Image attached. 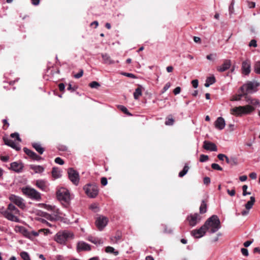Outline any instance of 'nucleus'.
Instances as JSON below:
<instances>
[{"label":"nucleus","instance_id":"e2e57ef3","mask_svg":"<svg viewBox=\"0 0 260 260\" xmlns=\"http://www.w3.org/2000/svg\"><path fill=\"white\" fill-rule=\"evenodd\" d=\"M198 80H197V79H195V80H193L191 81V84L192 85V86L194 88H196L198 87Z\"/></svg>","mask_w":260,"mask_h":260},{"label":"nucleus","instance_id":"79ce46f5","mask_svg":"<svg viewBox=\"0 0 260 260\" xmlns=\"http://www.w3.org/2000/svg\"><path fill=\"white\" fill-rule=\"evenodd\" d=\"M211 168L214 170H218V171H222V168L219 165L215 164V163H213L211 165Z\"/></svg>","mask_w":260,"mask_h":260},{"label":"nucleus","instance_id":"0e129e2a","mask_svg":"<svg viewBox=\"0 0 260 260\" xmlns=\"http://www.w3.org/2000/svg\"><path fill=\"white\" fill-rule=\"evenodd\" d=\"M227 192L230 196H231L232 197L234 196L236 193V192H235V190L234 189H232V190L227 189Z\"/></svg>","mask_w":260,"mask_h":260},{"label":"nucleus","instance_id":"c756f323","mask_svg":"<svg viewBox=\"0 0 260 260\" xmlns=\"http://www.w3.org/2000/svg\"><path fill=\"white\" fill-rule=\"evenodd\" d=\"M142 95L141 87H139L136 89L134 92V97L135 100H138L139 98Z\"/></svg>","mask_w":260,"mask_h":260},{"label":"nucleus","instance_id":"680f3d73","mask_svg":"<svg viewBox=\"0 0 260 260\" xmlns=\"http://www.w3.org/2000/svg\"><path fill=\"white\" fill-rule=\"evenodd\" d=\"M101 184L103 186H106L108 183L107 179L106 177H102L101 181Z\"/></svg>","mask_w":260,"mask_h":260},{"label":"nucleus","instance_id":"4be33fe9","mask_svg":"<svg viewBox=\"0 0 260 260\" xmlns=\"http://www.w3.org/2000/svg\"><path fill=\"white\" fill-rule=\"evenodd\" d=\"M36 186L41 190L43 191H46L47 189V186L46 184V181L43 180H38L36 182Z\"/></svg>","mask_w":260,"mask_h":260},{"label":"nucleus","instance_id":"09e8293b","mask_svg":"<svg viewBox=\"0 0 260 260\" xmlns=\"http://www.w3.org/2000/svg\"><path fill=\"white\" fill-rule=\"evenodd\" d=\"M83 70H80L78 73L74 75V77L76 79H79L83 76Z\"/></svg>","mask_w":260,"mask_h":260},{"label":"nucleus","instance_id":"39448f33","mask_svg":"<svg viewBox=\"0 0 260 260\" xmlns=\"http://www.w3.org/2000/svg\"><path fill=\"white\" fill-rule=\"evenodd\" d=\"M73 233L68 230H63L56 233L54 237V240L60 244H64L67 241L73 239Z\"/></svg>","mask_w":260,"mask_h":260},{"label":"nucleus","instance_id":"ddd939ff","mask_svg":"<svg viewBox=\"0 0 260 260\" xmlns=\"http://www.w3.org/2000/svg\"><path fill=\"white\" fill-rule=\"evenodd\" d=\"M207 231V228L204 224L200 229L192 231L191 234L196 238H200L205 234Z\"/></svg>","mask_w":260,"mask_h":260},{"label":"nucleus","instance_id":"72a5a7b5","mask_svg":"<svg viewBox=\"0 0 260 260\" xmlns=\"http://www.w3.org/2000/svg\"><path fill=\"white\" fill-rule=\"evenodd\" d=\"M118 108L119 110H120L122 112H123L124 113L126 114L127 115H128V116L132 115V114L128 112V110L125 106H124L123 105H118Z\"/></svg>","mask_w":260,"mask_h":260},{"label":"nucleus","instance_id":"bb28decb","mask_svg":"<svg viewBox=\"0 0 260 260\" xmlns=\"http://www.w3.org/2000/svg\"><path fill=\"white\" fill-rule=\"evenodd\" d=\"M45 168L40 165L34 166V173L41 174L44 171Z\"/></svg>","mask_w":260,"mask_h":260},{"label":"nucleus","instance_id":"9d476101","mask_svg":"<svg viewBox=\"0 0 260 260\" xmlns=\"http://www.w3.org/2000/svg\"><path fill=\"white\" fill-rule=\"evenodd\" d=\"M108 219L104 216L98 217L95 220V225L100 231H102L107 225L108 222Z\"/></svg>","mask_w":260,"mask_h":260},{"label":"nucleus","instance_id":"2f4dec72","mask_svg":"<svg viewBox=\"0 0 260 260\" xmlns=\"http://www.w3.org/2000/svg\"><path fill=\"white\" fill-rule=\"evenodd\" d=\"M121 238V234L117 233L115 236L110 238L112 242L117 243Z\"/></svg>","mask_w":260,"mask_h":260},{"label":"nucleus","instance_id":"cd10ccee","mask_svg":"<svg viewBox=\"0 0 260 260\" xmlns=\"http://www.w3.org/2000/svg\"><path fill=\"white\" fill-rule=\"evenodd\" d=\"M207 211V204L204 200H203L200 207V213L204 214Z\"/></svg>","mask_w":260,"mask_h":260},{"label":"nucleus","instance_id":"4d7b16f0","mask_svg":"<svg viewBox=\"0 0 260 260\" xmlns=\"http://www.w3.org/2000/svg\"><path fill=\"white\" fill-rule=\"evenodd\" d=\"M216 56V54H210L209 55H208L206 57L207 59L209 60H213L215 59V57Z\"/></svg>","mask_w":260,"mask_h":260},{"label":"nucleus","instance_id":"8fccbe9b","mask_svg":"<svg viewBox=\"0 0 260 260\" xmlns=\"http://www.w3.org/2000/svg\"><path fill=\"white\" fill-rule=\"evenodd\" d=\"M103 58L105 60V63H112V62L110 61L109 56L108 55H107V54L103 55Z\"/></svg>","mask_w":260,"mask_h":260},{"label":"nucleus","instance_id":"423d86ee","mask_svg":"<svg viewBox=\"0 0 260 260\" xmlns=\"http://www.w3.org/2000/svg\"><path fill=\"white\" fill-rule=\"evenodd\" d=\"M254 110V108L251 105L239 106L232 108L230 110L231 114L236 116H241L250 113Z\"/></svg>","mask_w":260,"mask_h":260},{"label":"nucleus","instance_id":"f257e3e1","mask_svg":"<svg viewBox=\"0 0 260 260\" xmlns=\"http://www.w3.org/2000/svg\"><path fill=\"white\" fill-rule=\"evenodd\" d=\"M41 205L46 210L51 212L50 214L42 212L41 215L44 218H46L47 220L51 221H58L62 218L63 215L62 212L56 206L43 204H41Z\"/></svg>","mask_w":260,"mask_h":260},{"label":"nucleus","instance_id":"49530a36","mask_svg":"<svg viewBox=\"0 0 260 260\" xmlns=\"http://www.w3.org/2000/svg\"><path fill=\"white\" fill-rule=\"evenodd\" d=\"M54 161L55 163L59 164L60 165H62L64 164L63 160L59 157L55 158Z\"/></svg>","mask_w":260,"mask_h":260},{"label":"nucleus","instance_id":"412c9836","mask_svg":"<svg viewBox=\"0 0 260 260\" xmlns=\"http://www.w3.org/2000/svg\"><path fill=\"white\" fill-rule=\"evenodd\" d=\"M34 149L41 155L45 151V148L39 143H34Z\"/></svg>","mask_w":260,"mask_h":260},{"label":"nucleus","instance_id":"6e6d98bb","mask_svg":"<svg viewBox=\"0 0 260 260\" xmlns=\"http://www.w3.org/2000/svg\"><path fill=\"white\" fill-rule=\"evenodd\" d=\"M42 159H43V158L41 156L34 152V160L39 161Z\"/></svg>","mask_w":260,"mask_h":260},{"label":"nucleus","instance_id":"864d4df0","mask_svg":"<svg viewBox=\"0 0 260 260\" xmlns=\"http://www.w3.org/2000/svg\"><path fill=\"white\" fill-rule=\"evenodd\" d=\"M122 75H123L125 76L129 77V78H134V79L136 78V76L134 74H132V73L124 72V73H122Z\"/></svg>","mask_w":260,"mask_h":260},{"label":"nucleus","instance_id":"a18cd8bd","mask_svg":"<svg viewBox=\"0 0 260 260\" xmlns=\"http://www.w3.org/2000/svg\"><path fill=\"white\" fill-rule=\"evenodd\" d=\"M209 157L208 155L201 154L200 155V161L201 162H205L208 160Z\"/></svg>","mask_w":260,"mask_h":260},{"label":"nucleus","instance_id":"f03ea898","mask_svg":"<svg viewBox=\"0 0 260 260\" xmlns=\"http://www.w3.org/2000/svg\"><path fill=\"white\" fill-rule=\"evenodd\" d=\"M204 225L210 233L216 232L220 228V222L217 215H213L209 218Z\"/></svg>","mask_w":260,"mask_h":260},{"label":"nucleus","instance_id":"473e14b6","mask_svg":"<svg viewBox=\"0 0 260 260\" xmlns=\"http://www.w3.org/2000/svg\"><path fill=\"white\" fill-rule=\"evenodd\" d=\"M189 170V167L187 165H185L183 170L179 173V177H182L186 175Z\"/></svg>","mask_w":260,"mask_h":260},{"label":"nucleus","instance_id":"338daca9","mask_svg":"<svg viewBox=\"0 0 260 260\" xmlns=\"http://www.w3.org/2000/svg\"><path fill=\"white\" fill-rule=\"evenodd\" d=\"M3 122L4 124L3 128L4 129H6L7 128V127L9 126V124L6 119H4L3 120Z\"/></svg>","mask_w":260,"mask_h":260},{"label":"nucleus","instance_id":"dca6fc26","mask_svg":"<svg viewBox=\"0 0 260 260\" xmlns=\"http://www.w3.org/2000/svg\"><path fill=\"white\" fill-rule=\"evenodd\" d=\"M203 148L207 150L211 151H217V148L216 145L211 142L205 141L204 142Z\"/></svg>","mask_w":260,"mask_h":260},{"label":"nucleus","instance_id":"9b49d317","mask_svg":"<svg viewBox=\"0 0 260 260\" xmlns=\"http://www.w3.org/2000/svg\"><path fill=\"white\" fill-rule=\"evenodd\" d=\"M187 220L189 224L191 226H194L201 219V217L198 213L190 214L187 216Z\"/></svg>","mask_w":260,"mask_h":260},{"label":"nucleus","instance_id":"3c124183","mask_svg":"<svg viewBox=\"0 0 260 260\" xmlns=\"http://www.w3.org/2000/svg\"><path fill=\"white\" fill-rule=\"evenodd\" d=\"M174 120L173 118H168L165 122L167 125H172L174 123Z\"/></svg>","mask_w":260,"mask_h":260},{"label":"nucleus","instance_id":"7c9ffc66","mask_svg":"<svg viewBox=\"0 0 260 260\" xmlns=\"http://www.w3.org/2000/svg\"><path fill=\"white\" fill-rule=\"evenodd\" d=\"M49 233H50L49 230L41 229L39 230L38 232L34 231V236H37L40 233H43L44 235H47Z\"/></svg>","mask_w":260,"mask_h":260},{"label":"nucleus","instance_id":"7ed1b4c3","mask_svg":"<svg viewBox=\"0 0 260 260\" xmlns=\"http://www.w3.org/2000/svg\"><path fill=\"white\" fill-rule=\"evenodd\" d=\"M57 199L66 208L69 207L71 202V196L69 191L66 188H60L56 192Z\"/></svg>","mask_w":260,"mask_h":260},{"label":"nucleus","instance_id":"393cba45","mask_svg":"<svg viewBox=\"0 0 260 260\" xmlns=\"http://www.w3.org/2000/svg\"><path fill=\"white\" fill-rule=\"evenodd\" d=\"M61 171L57 168L54 167L52 168V175L54 178L57 179L60 177L61 176Z\"/></svg>","mask_w":260,"mask_h":260},{"label":"nucleus","instance_id":"052dcab7","mask_svg":"<svg viewBox=\"0 0 260 260\" xmlns=\"http://www.w3.org/2000/svg\"><path fill=\"white\" fill-rule=\"evenodd\" d=\"M203 181L205 185H208L211 182L210 178L208 177H205L204 178Z\"/></svg>","mask_w":260,"mask_h":260},{"label":"nucleus","instance_id":"5fc2aeb1","mask_svg":"<svg viewBox=\"0 0 260 260\" xmlns=\"http://www.w3.org/2000/svg\"><path fill=\"white\" fill-rule=\"evenodd\" d=\"M234 5V1H233L229 7V11L230 14H232L233 13Z\"/></svg>","mask_w":260,"mask_h":260},{"label":"nucleus","instance_id":"f704fd0d","mask_svg":"<svg viewBox=\"0 0 260 260\" xmlns=\"http://www.w3.org/2000/svg\"><path fill=\"white\" fill-rule=\"evenodd\" d=\"M10 137L12 138H14L15 139V141H18V142H21V138H20L19 137V135L18 133H12L10 135Z\"/></svg>","mask_w":260,"mask_h":260},{"label":"nucleus","instance_id":"69168bd1","mask_svg":"<svg viewBox=\"0 0 260 260\" xmlns=\"http://www.w3.org/2000/svg\"><path fill=\"white\" fill-rule=\"evenodd\" d=\"M181 91V88L180 87H177L173 91V93L175 95L178 94Z\"/></svg>","mask_w":260,"mask_h":260},{"label":"nucleus","instance_id":"ea45409f","mask_svg":"<svg viewBox=\"0 0 260 260\" xmlns=\"http://www.w3.org/2000/svg\"><path fill=\"white\" fill-rule=\"evenodd\" d=\"M231 66H217V70L220 72H223L230 69Z\"/></svg>","mask_w":260,"mask_h":260},{"label":"nucleus","instance_id":"6e6552de","mask_svg":"<svg viewBox=\"0 0 260 260\" xmlns=\"http://www.w3.org/2000/svg\"><path fill=\"white\" fill-rule=\"evenodd\" d=\"M83 189L90 198H95L99 193L98 187L94 184H87L83 187Z\"/></svg>","mask_w":260,"mask_h":260},{"label":"nucleus","instance_id":"4c0bfd02","mask_svg":"<svg viewBox=\"0 0 260 260\" xmlns=\"http://www.w3.org/2000/svg\"><path fill=\"white\" fill-rule=\"evenodd\" d=\"M243 93L241 92V93H239L238 94L235 95L233 96L232 99V101H240L241 99V98L243 95H244Z\"/></svg>","mask_w":260,"mask_h":260},{"label":"nucleus","instance_id":"aec40b11","mask_svg":"<svg viewBox=\"0 0 260 260\" xmlns=\"http://www.w3.org/2000/svg\"><path fill=\"white\" fill-rule=\"evenodd\" d=\"M87 240L89 241H90L97 245H102L104 243L103 240L101 239L97 238V237H94L92 236H89L87 238Z\"/></svg>","mask_w":260,"mask_h":260},{"label":"nucleus","instance_id":"774afa93","mask_svg":"<svg viewBox=\"0 0 260 260\" xmlns=\"http://www.w3.org/2000/svg\"><path fill=\"white\" fill-rule=\"evenodd\" d=\"M58 88L60 91H64L65 85L63 83H60L58 84Z\"/></svg>","mask_w":260,"mask_h":260},{"label":"nucleus","instance_id":"4468645a","mask_svg":"<svg viewBox=\"0 0 260 260\" xmlns=\"http://www.w3.org/2000/svg\"><path fill=\"white\" fill-rule=\"evenodd\" d=\"M3 140L6 145L10 146L11 147L15 149L17 151H19L20 150V147L13 140L8 138L5 137L3 138Z\"/></svg>","mask_w":260,"mask_h":260},{"label":"nucleus","instance_id":"bf43d9fd","mask_svg":"<svg viewBox=\"0 0 260 260\" xmlns=\"http://www.w3.org/2000/svg\"><path fill=\"white\" fill-rule=\"evenodd\" d=\"M241 251L243 255H244L245 256H247L248 255L249 253H248V251L247 249L242 248H241Z\"/></svg>","mask_w":260,"mask_h":260},{"label":"nucleus","instance_id":"a878e982","mask_svg":"<svg viewBox=\"0 0 260 260\" xmlns=\"http://www.w3.org/2000/svg\"><path fill=\"white\" fill-rule=\"evenodd\" d=\"M255 201V198L254 197H251L250 201H248L245 204V208L247 210H249L252 208L254 202Z\"/></svg>","mask_w":260,"mask_h":260},{"label":"nucleus","instance_id":"a211bd4d","mask_svg":"<svg viewBox=\"0 0 260 260\" xmlns=\"http://www.w3.org/2000/svg\"><path fill=\"white\" fill-rule=\"evenodd\" d=\"M11 169L16 172H20L23 169V166L21 162H13L11 164Z\"/></svg>","mask_w":260,"mask_h":260},{"label":"nucleus","instance_id":"5701e85b","mask_svg":"<svg viewBox=\"0 0 260 260\" xmlns=\"http://www.w3.org/2000/svg\"><path fill=\"white\" fill-rule=\"evenodd\" d=\"M216 82V79L215 77L212 75L210 77H208L207 78L206 80L205 83L204 84L206 87H208L210 85L213 84Z\"/></svg>","mask_w":260,"mask_h":260},{"label":"nucleus","instance_id":"13d9d810","mask_svg":"<svg viewBox=\"0 0 260 260\" xmlns=\"http://www.w3.org/2000/svg\"><path fill=\"white\" fill-rule=\"evenodd\" d=\"M171 86V84L169 82L167 83L163 87L162 93L166 92Z\"/></svg>","mask_w":260,"mask_h":260},{"label":"nucleus","instance_id":"f3484780","mask_svg":"<svg viewBox=\"0 0 260 260\" xmlns=\"http://www.w3.org/2000/svg\"><path fill=\"white\" fill-rule=\"evenodd\" d=\"M225 123L224 119L221 117H218L215 122V126L216 128L219 130L223 129L225 127Z\"/></svg>","mask_w":260,"mask_h":260},{"label":"nucleus","instance_id":"b1692460","mask_svg":"<svg viewBox=\"0 0 260 260\" xmlns=\"http://www.w3.org/2000/svg\"><path fill=\"white\" fill-rule=\"evenodd\" d=\"M41 212H41V211L40 212V213H41L40 215L42 217H35L34 218V219L36 221H38L41 222L42 224H43L44 225H46L48 226L51 227L52 226V225L47 221V219L46 218H43V217L41 215Z\"/></svg>","mask_w":260,"mask_h":260},{"label":"nucleus","instance_id":"0eeeda50","mask_svg":"<svg viewBox=\"0 0 260 260\" xmlns=\"http://www.w3.org/2000/svg\"><path fill=\"white\" fill-rule=\"evenodd\" d=\"M259 86V83L256 81H248L242 86L240 90L243 94L251 93L257 91V87Z\"/></svg>","mask_w":260,"mask_h":260},{"label":"nucleus","instance_id":"58836bf2","mask_svg":"<svg viewBox=\"0 0 260 260\" xmlns=\"http://www.w3.org/2000/svg\"><path fill=\"white\" fill-rule=\"evenodd\" d=\"M20 256L23 260H30L28 254L26 252H22L20 253Z\"/></svg>","mask_w":260,"mask_h":260},{"label":"nucleus","instance_id":"37998d69","mask_svg":"<svg viewBox=\"0 0 260 260\" xmlns=\"http://www.w3.org/2000/svg\"><path fill=\"white\" fill-rule=\"evenodd\" d=\"M24 152L30 158H32V151L26 147L23 148Z\"/></svg>","mask_w":260,"mask_h":260},{"label":"nucleus","instance_id":"1a4fd4ad","mask_svg":"<svg viewBox=\"0 0 260 260\" xmlns=\"http://www.w3.org/2000/svg\"><path fill=\"white\" fill-rule=\"evenodd\" d=\"M68 177L70 181L76 186H77L79 182V175L78 172L72 168L68 169Z\"/></svg>","mask_w":260,"mask_h":260},{"label":"nucleus","instance_id":"f8f14e48","mask_svg":"<svg viewBox=\"0 0 260 260\" xmlns=\"http://www.w3.org/2000/svg\"><path fill=\"white\" fill-rule=\"evenodd\" d=\"M9 199L20 208L23 209L25 208V205L24 201L21 198L14 194H12L10 196Z\"/></svg>","mask_w":260,"mask_h":260},{"label":"nucleus","instance_id":"c85d7f7f","mask_svg":"<svg viewBox=\"0 0 260 260\" xmlns=\"http://www.w3.org/2000/svg\"><path fill=\"white\" fill-rule=\"evenodd\" d=\"M105 251L107 253H113L115 255H117L119 254L118 251H115V249L111 246H107L105 248Z\"/></svg>","mask_w":260,"mask_h":260},{"label":"nucleus","instance_id":"6ab92c4d","mask_svg":"<svg viewBox=\"0 0 260 260\" xmlns=\"http://www.w3.org/2000/svg\"><path fill=\"white\" fill-rule=\"evenodd\" d=\"M21 190L24 195L32 199V188L28 186H25L21 188Z\"/></svg>","mask_w":260,"mask_h":260},{"label":"nucleus","instance_id":"c03bdc74","mask_svg":"<svg viewBox=\"0 0 260 260\" xmlns=\"http://www.w3.org/2000/svg\"><path fill=\"white\" fill-rule=\"evenodd\" d=\"M248 188L247 185H244L242 186V190H243V196H245L248 194H250L251 193L250 192H247V189Z\"/></svg>","mask_w":260,"mask_h":260},{"label":"nucleus","instance_id":"a19ab883","mask_svg":"<svg viewBox=\"0 0 260 260\" xmlns=\"http://www.w3.org/2000/svg\"><path fill=\"white\" fill-rule=\"evenodd\" d=\"M89 86L92 88H98L100 86V84L96 81H92L89 83Z\"/></svg>","mask_w":260,"mask_h":260},{"label":"nucleus","instance_id":"20e7f679","mask_svg":"<svg viewBox=\"0 0 260 260\" xmlns=\"http://www.w3.org/2000/svg\"><path fill=\"white\" fill-rule=\"evenodd\" d=\"M19 212L18 209L13 204H10L8 206L7 209L5 211H1V213L8 220L18 222L19 219L15 215L18 214Z\"/></svg>","mask_w":260,"mask_h":260},{"label":"nucleus","instance_id":"603ef678","mask_svg":"<svg viewBox=\"0 0 260 260\" xmlns=\"http://www.w3.org/2000/svg\"><path fill=\"white\" fill-rule=\"evenodd\" d=\"M250 47H256L257 46V42L255 40L252 39L250 41L249 44Z\"/></svg>","mask_w":260,"mask_h":260},{"label":"nucleus","instance_id":"de8ad7c7","mask_svg":"<svg viewBox=\"0 0 260 260\" xmlns=\"http://www.w3.org/2000/svg\"><path fill=\"white\" fill-rule=\"evenodd\" d=\"M249 103L254 106H259V105L258 100L256 99H251L249 102Z\"/></svg>","mask_w":260,"mask_h":260},{"label":"nucleus","instance_id":"e433bc0d","mask_svg":"<svg viewBox=\"0 0 260 260\" xmlns=\"http://www.w3.org/2000/svg\"><path fill=\"white\" fill-rule=\"evenodd\" d=\"M41 199L40 193L34 189V200L39 201Z\"/></svg>","mask_w":260,"mask_h":260},{"label":"nucleus","instance_id":"c9c22d12","mask_svg":"<svg viewBox=\"0 0 260 260\" xmlns=\"http://www.w3.org/2000/svg\"><path fill=\"white\" fill-rule=\"evenodd\" d=\"M242 73L245 75H247L250 72V66H242Z\"/></svg>","mask_w":260,"mask_h":260},{"label":"nucleus","instance_id":"2eb2a0df","mask_svg":"<svg viewBox=\"0 0 260 260\" xmlns=\"http://www.w3.org/2000/svg\"><path fill=\"white\" fill-rule=\"evenodd\" d=\"M77 249L78 251H90L91 247L90 245L88 243L83 241H80L77 244Z\"/></svg>","mask_w":260,"mask_h":260}]
</instances>
